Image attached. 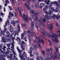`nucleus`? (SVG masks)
I'll return each mask as SVG.
<instances>
[{
  "instance_id": "nucleus-1",
  "label": "nucleus",
  "mask_w": 60,
  "mask_h": 60,
  "mask_svg": "<svg viewBox=\"0 0 60 60\" xmlns=\"http://www.w3.org/2000/svg\"><path fill=\"white\" fill-rule=\"evenodd\" d=\"M48 28L50 30V33L51 34L49 35V34L48 33V32H46L45 31H44V28L43 29V31L44 32L42 31L41 32V33L42 34L45 36H46V37H48V38H49L50 37H52V40L53 41V42L54 44H56L57 42H58V40H57V39H56V37H57L58 36V35H56V34H54V35L53 34V33L51 32L52 31V29L53 28V27H52V25L49 24V26L48 27Z\"/></svg>"
},
{
  "instance_id": "nucleus-2",
  "label": "nucleus",
  "mask_w": 60,
  "mask_h": 60,
  "mask_svg": "<svg viewBox=\"0 0 60 60\" xmlns=\"http://www.w3.org/2000/svg\"><path fill=\"white\" fill-rule=\"evenodd\" d=\"M31 12L33 14V15L32 16H31V15H30V20H32V19H33V17H36L34 19V20L35 21H36V22H37V24H35V25L36 26V28L37 29H38V26H37L38 25V23H37V22H38V17L37 16V13L34 12V10H31Z\"/></svg>"
},
{
  "instance_id": "nucleus-3",
  "label": "nucleus",
  "mask_w": 60,
  "mask_h": 60,
  "mask_svg": "<svg viewBox=\"0 0 60 60\" xmlns=\"http://www.w3.org/2000/svg\"><path fill=\"white\" fill-rule=\"evenodd\" d=\"M55 4V6H58L59 7H60V5H59V4L57 3V2L56 1H55L53 2H51V4L50 5L49 7V10H50L52 11H54L55 10L54 9V8L53 7L52 8V4Z\"/></svg>"
},
{
  "instance_id": "nucleus-4",
  "label": "nucleus",
  "mask_w": 60,
  "mask_h": 60,
  "mask_svg": "<svg viewBox=\"0 0 60 60\" xmlns=\"http://www.w3.org/2000/svg\"><path fill=\"white\" fill-rule=\"evenodd\" d=\"M36 38L38 40L37 41V44H38L39 48H41V44L40 43H41L42 42L43 43V44H44V42L43 41V39H41V38H40V37H38L36 36Z\"/></svg>"
},
{
  "instance_id": "nucleus-5",
  "label": "nucleus",
  "mask_w": 60,
  "mask_h": 60,
  "mask_svg": "<svg viewBox=\"0 0 60 60\" xmlns=\"http://www.w3.org/2000/svg\"><path fill=\"white\" fill-rule=\"evenodd\" d=\"M49 11V18L50 19L53 18V19H55L56 17V15L55 14H52V11L51 10H50Z\"/></svg>"
},
{
  "instance_id": "nucleus-6",
  "label": "nucleus",
  "mask_w": 60,
  "mask_h": 60,
  "mask_svg": "<svg viewBox=\"0 0 60 60\" xmlns=\"http://www.w3.org/2000/svg\"><path fill=\"white\" fill-rule=\"evenodd\" d=\"M12 46L11 47V48H12V52H13V53H14V58H15L16 57H17V54L16 53H15V52L14 51V45L13 44H12Z\"/></svg>"
},
{
  "instance_id": "nucleus-7",
  "label": "nucleus",
  "mask_w": 60,
  "mask_h": 60,
  "mask_svg": "<svg viewBox=\"0 0 60 60\" xmlns=\"http://www.w3.org/2000/svg\"><path fill=\"white\" fill-rule=\"evenodd\" d=\"M23 19L25 21H27L28 19V17L27 15H25L24 14H23Z\"/></svg>"
},
{
  "instance_id": "nucleus-8",
  "label": "nucleus",
  "mask_w": 60,
  "mask_h": 60,
  "mask_svg": "<svg viewBox=\"0 0 60 60\" xmlns=\"http://www.w3.org/2000/svg\"><path fill=\"white\" fill-rule=\"evenodd\" d=\"M54 56L55 57H54L52 55H50V57H51V59H53L54 60L55 59H57V56H56V52H54Z\"/></svg>"
},
{
  "instance_id": "nucleus-9",
  "label": "nucleus",
  "mask_w": 60,
  "mask_h": 60,
  "mask_svg": "<svg viewBox=\"0 0 60 60\" xmlns=\"http://www.w3.org/2000/svg\"><path fill=\"white\" fill-rule=\"evenodd\" d=\"M25 44V42L24 41H22L20 45L21 46V48L23 50H24V49H25V48H24V47H23V44Z\"/></svg>"
},
{
  "instance_id": "nucleus-10",
  "label": "nucleus",
  "mask_w": 60,
  "mask_h": 60,
  "mask_svg": "<svg viewBox=\"0 0 60 60\" xmlns=\"http://www.w3.org/2000/svg\"><path fill=\"white\" fill-rule=\"evenodd\" d=\"M18 52H19V57H20V59L22 60V59H23V55H21V54L20 53H22V51L21 50H19L18 51Z\"/></svg>"
},
{
  "instance_id": "nucleus-11",
  "label": "nucleus",
  "mask_w": 60,
  "mask_h": 60,
  "mask_svg": "<svg viewBox=\"0 0 60 60\" xmlns=\"http://www.w3.org/2000/svg\"><path fill=\"white\" fill-rule=\"evenodd\" d=\"M20 10H19V7L18 8V9L19 11V13L21 17H22V13H21V12H23V10H22V7H20Z\"/></svg>"
},
{
  "instance_id": "nucleus-12",
  "label": "nucleus",
  "mask_w": 60,
  "mask_h": 60,
  "mask_svg": "<svg viewBox=\"0 0 60 60\" xmlns=\"http://www.w3.org/2000/svg\"><path fill=\"white\" fill-rule=\"evenodd\" d=\"M4 55H2V53H0V60H5V59L4 57Z\"/></svg>"
},
{
  "instance_id": "nucleus-13",
  "label": "nucleus",
  "mask_w": 60,
  "mask_h": 60,
  "mask_svg": "<svg viewBox=\"0 0 60 60\" xmlns=\"http://www.w3.org/2000/svg\"><path fill=\"white\" fill-rule=\"evenodd\" d=\"M6 31H7V28H5L3 31L2 32H1V34L3 35H4L5 34V32Z\"/></svg>"
},
{
  "instance_id": "nucleus-14",
  "label": "nucleus",
  "mask_w": 60,
  "mask_h": 60,
  "mask_svg": "<svg viewBox=\"0 0 60 60\" xmlns=\"http://www.w3.org/2000/svg\"><path fill=\"white\" fill-rule=\"evenodd\" d=\"M31 26L32 28H31L32 30H34V28L33 26H34V22H33L32 21H31Z\"/></svg>"
},
{
  "instance_id": "nucleus-15",
  "label": "nucleus",
  "mask_w": 60,
  "mask_h": 60,
  "mask_svg": "<svg viewBox=\"0 0 60 60\" xmlns=\"http://www.w3.org/2000/svg\"><path fill=\"white\" fill-rule=\"evenodd\" d=\"M14 33H13L11 34L10 37L11 39H12V40L13 43H14V40L15 39V38L13 37V35H14Z\"/></svg>"
},
{
  "instance_id": "nucleus-16",
  "label": "nucleus",
  "mask_w": 60,
  "mask_h": 60,
  "mask_svg": "<svg viewBox=\"0 0 60 60\" xmlns=\"http://www.w3.org/2000/svg\"><path fill=\"white\" fill-rule=\"evenodd\" d=\"M20 30L19 29L17 30V31H16V32H17V33L16 32V33H15V34L14 35V37L16 36V35H17V36H18V35H19V34L18 33L19 32V31Z\"/></svg>"
},
{
  "instance_id": "nucleus-17",
  "label": "nucleus",
  "mask_w": 60,
  "mask_h": 60,
  "mask_svg": "<svg viewBox=\"0 0 60 60\" xmlns=\"http://www.w3.org/2000/svg\"><path fill=\"white\" fill-rule=\"evenodd\" d=\"M24 5L26 7V9L28 10V11H29L30 9V8L27 6V5L25 3Z\"/></svg>"
},
{
  "instance_id": "nucleus-18",
  "label": "nucleus",
  "mask_w": 60,
  "mask_h": 60,
  "mask_svg": "<svg viewBox=\"0 0 60 60\" xmlns=\"http://www.w3.org/2000/svg\"><path fill=\"white\" fill-rule=\"evenodd\" d=\"M24 34H27L26 33V31H24V33H22L21 34V39H23V38H24Z\"/></svg>"
},
{
  "instance_id": "nucleus-19",
  "label": "nucleus",
  "mask_w": 60,
  "mask_h": 60,
  "mask_svg": "<svg viewBox=\"0 0 60 60\" xmlns=\"http://www.w3.org/2000/svg\"><path fill=\"white\" fill-rule=\"evenodd\" d=\"M48 8V6L47 5H46L45 6L44 8H43V11H45L46 10H47Z\"/></svg>"
},
{
  "instance_id": "nucleus-20",
  "label": "nucleus",
  "mask_w": 60,
  "mask_h": 60,
  "mask_svg": "<svg viewBox=\"0 0 60 60\" xmlns=\"http://www.w3.org/2000/svg\"><path fill=\"white\" fill-rule=\"evenodd\" d=\"M32 45L34 49L35 50V49H37V45H36V44L34 45V44H33Z\"/></svg>"
},
{
  "instance_id": "nucleus-21",
  "label": "nucleus",
  "mask_w": 60,
  "mask_h": 60,
  "mask_svg": "<svg viewBox=\"0 0 60 60\" xmlns=\"http://www.w3.org/2000/svg\"><path fill=\"white\" fill-rule=\"evenodd\" d=\"M5 2L6 3H5L4 5L5 7L7 5V4L9 3V2L8 1V0H5Z\"/></svg>"
},
{
  "instance_id": "nucleus-22",
  "label": "nucleus",
  "mask_w": 60,
  "mask_h": 60,
  "mask_svg": "<svg viewBox=\"0 0 60 60\" xmlns=\"http://www.w3.org/2000/svg\"><path fill=\"white\" fill-rule=\"evenodd\" d=\"M8 41H9V42H10V41H11V38H9L8 39L6 38V41L4 42H5V43H6V42H7Z\"/></svg>"
},
{
  "instance_id": "nucleus-23",
  "label": "nucleus",
  "mask_w": 60,
  "mask_h": 60,
  "mask_svg": "<svg viewBox=\"0 0 60 60\" xmlns=\"http://www.w3.org/2000/svg\"><path fill=\"white\" fill-rule=\"evenodd\" d=\"M9 15H9L8 16V18L9 19H10V17H11V16H12V17L13 16H14V14H13L12 13H9Z\"/></svg>"
},
{
  "instance_id": "nucleus-24",
  "label": "nucleus",
  "mask_w": 60,
  "mask_h": 60,
  "mask_svg": "<svg viewBox=\"0 0 60 60\" xmlns=\"http://www.w3.org/2000/svg\"><path fill=\"white\" fill-rule=\"evenodd\" d=\"M11 22L12 23V24H14L15 23H19V21H15V22H14V21H11Z\"/></svg>"
},
{
  "instance_id": "nucleus-25",
  "label": "nucleus",
  "mask_w": 60,
  "mask_h": 60,
  "mask_svg": "<svg viewBox=\"0 0 60 60\" xmlns=\"http://www.w3.org/2000/svg\"><path fill=\"white\" fill-rule=\"evenodd\" d=\"M45 2H46V4L47 5H48L49 4V2H50V1L49 0H45Z\"/></svg>"
},
{
  "instance_id": "nucleus-26",
  "label": "nucleus",
  "mask_w": 60,
  "mask_h": 60,
  "mask_svg": "<svg viewBox=\"0 0 60 60\" xmlns=\"http://www.w3.org/2000/svg\"><path fill=\"white\" fill-rule=\"evenodd\" d=\"M38 21L39 22H40V23H39V25H41L42 24V19H41L40 20H39Z\"/></svg>"
},
{
  "instance_id": "nucleus-27",
  "label": "nucleus",
  "mask_w": 60,
  "mask_h": 60,
  "mask_svg": "<svg viewBox=\"0 0 60 60\" xmlns=\"http://www.w3.org/2000/svg\"><path fill=\"white\" fill-rule=\"evenodd\" d=\"M6 39H5V37H4V36H3V38L2 39V41H3V42H4L5 43V42H4V41H6Z\"/></svg>"
},
{
  "instance_id": "nucleus-28",
  "label": "nucleus",
  "mask_w": 60,
  "mask_h": 60,
  "mask_svg": "<svg viewBox=\"0 0 60 60\" xmlns=\"http://www.w3.org/2000/svg\"><path fill=\"white\" fill-rule=\"evenodd\" d=\"M6 34H7V37H9V36H10V32H9V31L7 32Z\"/></svg>"
},
{
  "instance_id": "nucleus-29",
  "label": "nucleus",
  "mask_w": 60,
  "mask_h": 60,
  "mask_svg": "<svg viewBox=\"0 0 60 60\" xmlns=\"http://www.w3.org/2000/svg\"><path fill=\"white\" fill-rule=\"evenodd\" d=\"M7 49L8 51V52H10L12 51V50L9 48H8Z\"/></svg>"
},
{
  "instance_id": "nucleus-30",
  "label": "nucleus",
  "mask_w": 60,
  "mask_h": 60,
  "mask_svg": "<svg viewBox=\"0 0 60 60\" xmlns=\"http://www.w3.org/2000/svg\"><path fill=\"white\" fill-rule=\"evenodd\" d=\"M45 17L46 18V19H49V18H50V17H49L47 15H45Z\"/></svg>"
},
{
  "instance_id": "nucleus-31",
  "label": "nucleus",
  "mask_w": 60,
  "mask_h": 60,
  "mask_svg": "<svg viewBox=\"0 0 60 60\" xmlns=\"http://www.w3.org/2000/svg\"><path fill=\"white\" fill-rule=\"evenodd\" d=\"M24 57H25L26 58L27 60H29V58L28 57L26 58V56H27V55L26 54H25L24 55Z\"/></svg>"
},
{
  "instance_id": "nucleus-32",
  "label": "nucleus",
  "mask_w": 60,
  "mask_h": 60,
  "mask_svg": "<svg viewBox=\"0 0 60 60\" xmlns=\"http://www.w3.org/2000/svg\"><path fill=\"white\" fill-rule=\"evenodd\" d=\"M6 48V47L5 46V45L4 46L3 48H2V49L4 51H5V48Z\"/></svg>"
},
{
  "instance_id": "nucleus-33",
  "label": "nucleus",
  "mask_w": 60,
  "mask_h": 60,
  "mask_svg": "<svg viewBox=\"0 0 60 60\" xmlns=\"http://www.w3.org/2000/svg\"><path fill=\"white\" fill-rule=\"evenodd\" d=\"M31 35L33 36H34V35L35 34V32L34 31L32 32L31 33Z\"/></svg>"
},
{
  "instance_id": "nucleus-34",
  "label": "nucleus",
  "mask_w": 60,
  "mask_h": 60,
  "mask_svg": "<svg viewBox=\"0 0 60 60\" xmlns=\"http://www.w3.org/2000/svg\"><path fill=\"white\" fill-rule=\"evenodd\" d=\"M56 33H57V34H58V33H59V37H60V30H58L57 31Z\"/></svg>"
},
{
  "instance_id": "nucleus-35",
  "label": "nucleus",
  "mask_w": 60,
  "mask_h": 60,
  "mask_svg": "<svg viewBox=\"0 0 60 60\" xmlns=\"http://www.w3.org/2000/svg\"><path fill=\"white\" fill-rule=\"evenodd\" d=\"M58 8L57 7H56L55 10L56 12H58Z\"/></svg>"
},
{
  "instance_id": "nucleus-36",
  "label": "nucleus",
  "mask_w": 60,
  "mask_h": 60,
  "mask_svg": "<svg viewBox=\"0 0 60 60\" xmlns=\"http://www.w3.org/2000/svg\"><path fill=\"white\" fill-rule=\"evenodd\" d=\"M5 24H6V25H10V23L9 21L6 22L5 23Z\"/></svg>"
},
{
  "instance_id": "nucleus-37",
  "label": "nucleus",
  "mask_w": 60,
  "mask_h": 60,
  "mask_svg": "<svg viewBox=\"0 0 60 60\" xmlns=\"http://www.w3.org/2000/svg\"><path fill=\"white\" fill-rule=\"evenodd\" d=\"M48 41L49 43V45L50 46H51V41H49V40H48Z\"/></svg>"
},
{
  "instance_id": "nucleus-38",
  "label": "nucleus",
  "mask_w": 60,
  "mask_h": 60,
  "mask_svg": "<svg viewBox=\"0 0 60 60\" xmlns=\"http://www.w3.org/2000/svg\"><path fill=\"white\" fill-rule=\"evenodd\" d=\"M34 50L33 49V48L32 46H31L30 48V51H33Z\"/></svg>"
},
{
  "instance_id": "nucleus-39",
  "label": "nucleus",
  "mask_w": 60,
  "mask_h": 60,
  "mask_svg": "<svg viewBox=\"0 0 60 60\" xmlns=\"http://www.w3.org/2000/svg\"><path fill=\"white\" fill-rule=\"evenodd\" d=\"M13 31V29H10V33H12Z\"/></svg>"
},
{
  "instance_id": "nucleus-40",
  "label": "nucleus",
  "mask_w": 60,
  "mask_h": 60,
  "mask_svg": "<svg viewBox=\"0 0 60 60\" xmlns=\"http://www.w3.org/2000/svg\"><path fill=\"white\" fill-rule=\"evenodd\" d=\"M38 13L39 15H41V12H40V10H39L38 11Z\"/></svg>"
},
{
  "instance_id": "nucleus-41",
  "label": "nucleus",
  "mask_w": 60,
  "mask_h": 60,
  "mask_svg": "<svg viewBox=\"0 0 60 60\" xmlns=\"http://www.w3.org/2000/svg\"><path fill=\"white\" fill-rule=\"evenodd\" d=\"M43 22L44 23H45V22H46V19H45V18H44L43 19Z\"/></svg>"
},
{
  "instance_id": "nucleus-42",
  "label": "nucleus",
  "mask_w": 60,
  "mask_h": 60,
  "mask_svg": "<svg viewBox=\"0 0 60 60\" xmlns=\"http://www.w3.org/2000/svg\"><path fill=\"white\" fill-rule=\"evenodd\" d=\"M32 1L34 3H35V2H36V0H29V1L30 2H31Z\"/></svg>"
},
{
  "instance_id": "nucleus-43",
  "label": "nucleus",
  "mask_w": 60,
  "mask_h": 60,
  "mask_svg": "<svg viewBox=\"0 0 60 60\" xmlns=\"http://www.w3.org/2000/svg\"><path fill=\"white\" fill-rule=\"evenodd\" d=\"M45 60H49V57H48L45 58Z\"/></svg>"
},
{
  "instance_id": "nucleus-44",
  "label": "nucleus",
  "mask_w": 60,
  "mask_h": 60,
  "mask_svg": "<svg viewBox=\"0 0 60 60\" xmlns=\"http://www.w3.org/2000/svg\"><path fill=\"white\" fill-rule=\"evenodd\" d=\"M57 56L60 59V55L59 53L58 54Z\"/></svg>"
},
{
  "instance_id": "nucleus-45",
  "label": "nucleus",
  "mask_w": 60,
  "mask_h": 60,
  "mask_svg": "<svg viewBox=\"0 0 60 60\" xmlns=\"http://www.w3.org/2000/svg\"><path fill=\"white\" fill-rule=\"evenodd\" d=\"M42 54H45V51L43 50L42 51Z\"/></svg>"
},
{
  "instance_id": "nucleus-46",
  "label": "nucleus",
  "mask_w": 60,
  "mask_h": 60,
  "mask_svg": "<svg viewBox=\"0 0 60 60\" xmlns=\"http://www.w3.org/2000/svg\"><path fill=\"white\" fill-rule=\"evenodd\" d=\"M35 5L37 8H38V7H39V6H38V5H37V3H36L35 4Z\"/></svg>"
},
{
  "instance_id": "nucleus-47",
  "label": "nucleus",
  "mask_w": 60,
  "mask_h": 60,
  "mask_svg": "<svg viewBox=\"0 0 60 60\" xmlns=\"http://www.w3.org/2000/svg\"><path fill=\"white\" fill-rule=\"evenodd\" d=\"M20 27L19 26V25L18 24L17 26V28L18 29H20Z\"/></svg>"
},
{
  "instance_id": "nucleus-48",
  "label": "nucleus",
  "mask_w": 60,
  "mask_h": 60,
  "mask_svg": "<svg viewBox=\"0 0 60 60\" xmlns=\"http://www.w3.org/2000/svg\"><path fill=\"white\" fill-rule=\"evenodd\" d=\"M44 4L43 3H40V5H41V6H42V5H43V6H44Z\"/></svg>"
},
{
  "instance_id": "nucleus-49",
  "label": "nucleus",
  "mask_w": 60,
  "mask_h": 60,
  "mask_svg": "<svg viewBox=\"0 0 60 60\" xmlns=\"http://www.w3.org/2000/svg\"><path fill=\"white\" fill-rule=\"evenodd\" d=\"M7 47H8L9 48V47H10V44H7Z\"/></svg>"
},
{
  "instance_id": "nucleus-50",
  "label": "nucleus",
  "mask_w": 60,
  "mask_h": 60,
  "mask_svg": "<svg viewBox=\"0 0 60 60\" xmlns=\"http://www.w3.org/2000/svg\"><path fill=\"white\" fill-rule=\"evenodd\" d=\"M8 54H9V52H5V54L6 55H8Z\"/></svg>"
},
{
  "instance_id": "nucleus-51",
  "label": "nucleus",
  "mask_w": 60,
  "mask_h": 60,
  "mask_svg": "<svg viewBox=\"0 0 60 60\" xmlns=\"http://www.w3.org/2000/svg\"><path fill=\"white\" fill-rule=\"evenodd\" d=\"M58 49H57V48H56V51L57 52V53H58Z\"/></svg>"
},
{
  "instance_id": "nucleus-52",
  "label": "nucleus",
  "mask_w": 60,
  "mask_h": 60,
  "mask_svg": "<svg viewBox=\"0 0 60 60\" xmlns=\"http://www.w3.org/2000/svg\"><path fill=\"white\" fill-rule=\"evenodd\" d=\"M10 10H12V8L10 6H8Z\"/></svg>"
},
{
  "instance_id": "nucleus-53",
  "label": "nucleus",
  "mask_w": 60,
  "mask_h": 60,
  "mask_svg": "<svg viewBox=\"0 0 60 60\" xmlns=\"http://www.w3.org/2000/svg\"><path fill=\"white\" fill-rule=\"evenodd\" d=\"M28 32L29 34H30L31 32H30V30H28Z\"/></svg>"
},
{
  "instance_id": "nucleus-54",
  "label": "nucleus",
  "mask_w": 60,
  "mask_h": 60,
  "mask_svg": "<svg viewBox=\"0 0 60 60\" xmlns=\"http://www.w3.org/2000/svg\"><path fill=\"white\" fill-rule=\"evenodd\" d=\"M39 59H41V60H43V59H42V57H41V56H39Z\"/></svg>"
},
{
  "instance_id": "nucleus-55",
  "label": "nucleus",
  "mask_w": 60,
  "mask_h": 60,
  "mask_svg": "<svg viewBox=\"0 0 60 60\" xmlns=\"http://www.w3.org/2000/svg\"><path fill=\"white\" fill-rule=\"evenodd\" d=\"M8 58H11V57L9 56H8Z\"/></svg>"
},
{
  "instance_id": "nucleus-56",
  "label": "nucleus",
  "mask_w": 60,
  "mask_h": 60,
  "mask_svg": "<svg viewBox=\"0 0 60 60\" xmlns=\"http://www.w3.org/2000/svg\"><path fill=\"white\" fill-rule=\"evenodd\" d=\"M2 21H3V19L0 17V21L2 22Z\"/></svg>"
},
{
  "instance_id": "nucleus-57",
  "label": "nucleus",
  "mask_w": 60,
  "mask_h": 60,
  "mask_svg": "<svg viewBox=\"0 0 60 60\" xmlns=\"http://www.w3.org/2000/svg\"><path fill=\"white\" fill-rule=\"evenodd\" d=\"M42 26L43 27H45V24H43L42 25Z\"/></svg>"
},
{
  "instance_id": "nucleus-58",
  "label": "nucleus",
  "mask_w": 60,
  "mask_h": 60,
  "mask_svg": "<svg viewBox=\"0 0 60 60\" xmlns=\"http://www.w3.org/2000/svg\"><path fill=\"white\" fill-rule=\"evenodd\" d=\"M39 2H42L44 0H38Z\"/></svg>"
},
{
  "instance_id": "nucleus-59",
  "label": "nucleus",
  "mask_w": 60,
  "mask_h": 60,
  "mask_svg": "<svg viewBox=\"0 0 60 60\" xmlns=\"http://www.w3.org/2000/svg\"><path fill=\"white\" fill-rule=\"evenodd\" d=\"M32 8H34V7H35V6L34 5H32Z\"/></svg>"
},
{
  "instance_id": "nucleus-60",
  "label": "nucleus",
  "mask_w": 60,
  "mask_h": 60,
  "mask_svg": "<svg viewBox=\"0 0 60 60\" xmlns=\"http://www.w3.org/2000/svg\"><path fill=\"white\" fill-rule=\"evenodd\" d=\"M28 53L29 54H31L32 53V51H30L29 52H28Z\"/></svg>"
},
{
  "instance_id": "nucleus-61",
  "label": "nucleus",
  "mask_w": 60,
  "mask_h": 60,
  "mask_svg": "<svg viewBox=\"0 0 60 60\" xmlns=\"http://www.w3.org/2000/svg\"><path fill=\"white\" fill-rule=\"evenodd\" d=\"M46 50L47 51H49L50 50L49 49H46Z\"/></svg>"
},
{
  "instance_id": "nucleus-62",
  "label": "nucleus",
  "mask_w": 60,
  "mask_h": 60,
  "mask_svg": "<svg viewBox=\"0 0 60 60\" xmlns=\"http://www.w3.org/2000/svg\"><path fill=\"white\" fill-rule=\"evenodd\" d=\"M42 6L41 5L39 6V8H42Z\"/></svg>"
},
{
  "instance_id": "nucleus-63",
  "label": "nucleus",
  "mask_w": 60,
  "mask_h": 60,
  "mask_svg": "<svg viewBox=\"0 0 60 60\" xmlns=\"http://www.w3.org/2000/svg\"><path fill=\"white\" fill-rule=\"evenodd\" d=\"M30 56H33V54H30Z\"/></svg>"
},
{
  "instance_id": "nucleus-64",
  "label": "nucleus",
  "mask_w": 60,
  "mask_h": 60,
  "mask_svg": "<svg viewBox=\"0 0 60 60\" xmlns=\"http://www.w3.org/2000/svg\"><path fill=\"white\" fill-rule=\"evenodd\" d=\"M29 60H34V59H33L32 58H31Z\"/></svg>"
}]
</instances>
